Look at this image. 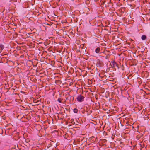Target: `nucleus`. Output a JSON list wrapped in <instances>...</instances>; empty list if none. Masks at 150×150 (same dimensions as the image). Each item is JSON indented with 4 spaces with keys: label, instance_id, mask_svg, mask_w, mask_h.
<instances>
[{
    "label": "nucleus",
    "instance_id": "nucleus-1",
    "mask_svg": "<svg viewBox=\"0 0 150 150\" xmlns=\"http://www.w3.org/2000/svg\"><path fill=\"white\" fill-rule=\"evenodd\" d=\"M110 64L112 68H114L115 70H116V69H119L118 64L115 61L112 60L111 61Z\"/></svg>",
    "mask_w": 150,
    "mask_h": 150
},
{
    "label": "nucleus",
    "instance_id": "nucleus-2",
    "mask_svg": "<svg viewBox=\"0 0 150 150\" xmlns=\"http://www.w3.org/2000/svg\"><path fill=\"white\" fill-rule=\"evenodd\" d=\"M106 140L105 139H100L99 142V144L100 146H102L106 144Z\"/></svg>",
    "mask_w": 150,
    "mask_h": 150
},
{
    "label": "nucleus",
    "instance_id": "nucleus-3",
    "mask_svg": "<svg viewBox=\"0 0 150 150\" xmlns=\"http://www.w3.org/2000/svg\"><path fill=\"white\" fill-rule=\"evenodd\" d=\"M84 97L83 96L79 95L77 97V100L80 102L83 101L84 100Z\"/></svg>",
    "mask_w": 150,
    "mask_h": 150
},
{
    "label": "nucleus",
    "instance_id": "nucleus-4",
    "mask_svg": "<svg viewBox=\"0 0 150 150\" xmlns=\"http://www.w3.org/2000/svg\"><path fill=\"white\" fill-rule=\"evenodd\" d=\"M96 65L98 67H101L103 66V63L102 62L99 61L97 62Z\"/></svg>",
    "mask_w": 150,
    "mask_h": 150
},
{
    "label": "nucleus",
    "instance_id": "nucleus-5",
    "mask_svg": "<svg viewBox=\"0 0 150 150\" xmlns=\"http://www.w3.org/2000/svg\"><path fill=\"white\" fill-rule=\"evenodd\" d=\"M4 46L2 44H0V53L1 52L2 50L4 49Z\"/></svg>",
    "mask_w": 150,
    "mask_h": 150
},
{
    "label": "nucleus",
    "instance_id": "nucleus-6",
    "mask_svg": "<svg viewBox=\"0 0 150 150\" xmlns=\"http://www.w3.org/2000/svg\"><path fill=\"white\" fill-rule=\"evenodd\" d=\"M100 49L99 47H98L95 50V52L96 53H98L99 52Z\"/></svg>",
    "mask_w": 150,
    "mask_h": 150
},
{
    "label": "nucleus",
    "instance_id": "nucleus-7",
    "mask_svg": "<svg viewBox=\"0 0 150 150\" xmlns=\"http://www.w3.org/2000/svg\"><path fill=\"white\" fill-rule=\"evenodd\" d=\"M69 123H71L72 125H74L75 123V122H74V119H72L70 120Z\"/></svg>",
    "mask_w": 150,
    "mask_h": 150
},
{
    "label": "nucleus",
    "instance_id": "nucleus-8",
    "mask_svg": "<svg viewBox=\"0 0 150 150\" xmlns=\"http://www.w3.org/2000/svg\"><path fill=\"white\" fill-rule=\"evenodd\" d=\"M141 38L142 40H144L146 39V37L145 35H143L142 36Z\"/></svg>",
    "mask_w": 150,
    "mask_h": 150
},
{
    "label": "nucleus",
    "instance_id": "nucleus-9",
    "mask_svg": "<svg viewBox=\"0 0 150 150\" xmlns=\"http://www.w3.org/2000/svg\"><path fill=\"white\" fill-rule=\"evenodd\" d=\"M78 111V110L77 108L74 109L73 110L74 112L75 113H77Z\"/></svg>",
    "mask_w": 150,
    "mask_h": 150
},
{
    "label": "nucleus",
    "instance_id": "nucleus-10",
    "mask_svg": "<svg viewBox=\"0 0 150 150\" xmlns=\"http://www.w3.org/2000/svg\"><path fill=\"white\" fill-rule=\"evenodd\" d=\"M30 141V140L29 139L27 138L25 139V142L28 143Z\"/></svg>",
    "mask_w": 150,
    "mask_h": 150
},
{
    "label": "nucleus",
    "instance_id": "nucleus-11",
    "mask_svg": "<svg viewBox=\"0 0 150 150\" xmlns=\"http://www.w3.org/2000/svg\"><path fill=\"white\" fill-rule=\"evenodd\" d=\"M110 56V55L109 54H108L105 57L106 59H108V58H109Z\"/></svg>",
    "mask_w": 150,
    "mask_h": 150
},
{
    "label": "nucleus",
    "instance_id": "nucleus-12",
    "mask_svg": "<svg viewBox=\"0 0 150 150\" xmlns=\"http://www.w3.org/2000/svg\"><path fill=\"white\" fill-rule=\"evenodd\" d=\"M57 101L59 102V103H62V99L60 98H58L57 100Z\"/></svg>",
    "mask_w": 150,
    "mask_h": 150
},
{
    "label": "nucleus",
    "instance_id": "nucleus-13",
    "mask_svg": "<svg viewBox=\"0 0 150 150\" xmlns=\"http://www.w3.org/2000/svg\"><path fill=\"white\" fill-rule=\"evenodd\" d=\"M95 137L94 136H92L90 138V139L91 140H92L93 141H94V138Z\"/></svg>",
    "mask_w": 150,
    "mask_h": 150
},
{
    "label": "nucleus",
    "instance_id": "nucleus-14",
    "mask_svg": "<svg viewBox=\"0 0 150 150\" xmlns=\"http://www.w3.org/2000/svg\"><path fill=\"white\" fill-rule=\"evenodd\" d=\"M24 144L26 146H29V144H28V143H25H25H24Z\"/></svg>",
    "mask_w": 150,
    "mask_h": 150
},
{
    "label": "nucleus",
    "instance_id": "nucleus-15",
    "mask_svg": "<svg viewBox=\"0 0 150 150\" xmlns=\"http://www.w3.org/2000/svg\"><path fill=\"white\" fill-rule=\"evenodd\" d=\"M98 140V139H97V137H96V138H95V140L94 141H93L94 142H97Z\"/></svg>",
    "mask_w": 150,
    "mask_h": 150
}]
</instances>
